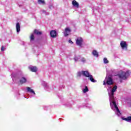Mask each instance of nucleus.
<instances>
[{"mask_svg": "<svg viewBox=\"0 0 131 131\" xmlns=\"http://www.w3.org/2000/svg\"><path fill=\"white\" fill-rule=\"evenodd\" d=\"M129 75V73L128 72H122L120 74H118V76L120 79H126L127 76Z\"/></svg>", "mask_w": 131, "mask_h": 131, "instance_id": "nucleus-1", "label": "nucleus"}, {"mask_svg": "<svg viewBox=\"0 0 131 131\" xmlns=\"http://www.w3.org/2000/svg\"><path fill=\"white\" fill-rule=\"evenodd\" d=\"M114 83L113 79H112V75H108L106 80V84H107V85H112Z\"/></svg>", "mask_w": 131, "mask_h": 131, "instance_id": "nucleus-2", "label": "nucleus"}, {"mask_svg": "<svg viewBox=\"0 0 131 131\" xmlns=\"http://www.w3.org/2000/svg\"><path fill=\"white\" fill-rule=\"evenodd\" d=\"M83 41V40L82 39V38L78 37L76 41V43L77 46H79V47H81Z\"/></svg>", "mask_w": 131, "mask_h": 131, "instance_id": "nucleus-3", "label": "nucleus"}, {"mask_svg": "<svg viewBox=\"0 0 131 131\" xmlns=\"http://www.w3.org/2000/svg\"><path fill=\"white\" fill-rule=\"evenodd\" d=\"M120 46L122 49H127V45L125 41H121L120 42Z\"/></svg>", "mask_w": 131, "mask_h": 131, "instance_id": "nucleus-4", "label": "nucleus"}, {"mask_svg": "<svg viewBox=\"0 0 131 131\" xmlns=\"http://www.w3.org/2000/svg\"><path fill=\"white\" fill-rule=\"evenodd\" d=\"M70 32H71V30H70V29H69V28H67L65 29V31L64 33V36H68V35H69V33H70Z\"/></svg>", "mask_w": 131, "mask_h": 131, "instance_id": "nucleus-5", "label": "nucleus"}, {"mask_svg": "<svg viewBox=\"0 0 131 131\" xmlns=\"http://www.w3.org/2000/svg\"><path fill=\"white\" fill-rule=\"evenodd\" d=\"M82 75H83V76H85V77H89V76L91 75L90 74V73H89V71H82Z\"/></svg>", "mask_w": 131, "mask_h": 131, "instance_id": "nucleus-6", "label": "nucleus"}, {"mask_svg": "<svg viewBox=\"0 0 131 131\" xmlns=\"http://www.w3.org/2000/svg\"><path fill=\"white\" fill-rule=\"evenodd\" d=\"M50 35L51 37L55 38L57 36V31L56 30H52L50 32Z\"/></svg>", "mask_w": 131, "mask_h": 131, "instance_id": "nucleus-7", "label": "nucleus"}, {"mask_svg": "<svg viewBox=\"0 0 131 131\" xmlns=\"http://www.w3.org/2000/svg\"><path fill=\"white\" fill-rule=\"evenodd\" d=\"M72 4L73 7H75V8H79V4L77 2H76V1H73Z\"/></svg>", "mask_w": 131, "mask_h": 131, "instance_id": "nucleus-8", "label": "nucleus"}, {"mask_svg": "<svg viewBox=\"0 0 131 131\" xmlns=\"http://www.w3.org/2000/svg\"><path fill=\"white\" fill-rule=\"evenodd\" d=\"M30 71H32V72H36L37 71V68L36 67H32L30 68H29Z\"/></svg>", "mask_w": 131, "mask_h": 131, "instance_id": "nucleus-9", "label": "nucleus"}, {"mask_svg": "<svg viewBox=\"0 0 131 131\" xmlns=\"http://www.w3.org/2000/svg\"><path fill=\"white\" fill-rule=\"evenodd\" d=\"M27 91L29 92V93H31V94H34L35 95V92H34V91L33 90L31 89L30 87H27Z\"/></svg>", "mask_w": 131, "mask_h": 131, "instance_id": "nucleus-10", "label": "nucleus"}, {"mask_svg": "<svg viewBox=\"0 0 131 131\" xmlns=\"http://www.w3.org/2000/svg\"><path fill=\"white\" fill-rule=\"evenodd\" d=\"M88 77L89 78L90 80L92 81V82H97V80L94 79V77H93V75H90V76Z\"/></svg>", "mask_w": 131, "mask_h": 131, "instance_id": "nucleus-11", "label": "nucleus"}, {"mask_svg": "<svg viewBox=\"0 0 131 131\" xmlns=\"http://www.w3.org/2000/svg\"><path fill=\"white\" fill-rule=\"evenodd\" d=\"M16 32H20V23H17L16 25Z\"/></svg>", "mask_w": 131, "mask_h": 131, "instance_id": "nucleus-12", "label": "nucleus"}, {"mask_svg": "<svg viewBox=\"0 0 131 131\" xmlns=\"http://www.w3.org/2000/svg\"><path fill=\"white\" fill-rule=\"evenodd\" d=\"M19 81L21 84H23V83H25V82L27 81V80L26 79V78L23 77L21 78V79Z\"/></svg>", "mask_w": 131, "mask_h": 131, "instance_id": "nucleus-13", "label": "nucleus"}, {"mask_svg": "<svg viewBox=\"0 0 131 131\" xmlns=\"http://www.w3.org/2000/svg\"><path fill=\"white\" fill-rule=\"evenodd\" d=\"M92 54L94 57H99V53H98V52H97L96 50H93Z\"/></svg>", "mask_w": 131, "mask_h": 131, "instance_id": "nucleus-14", "label": "nucleus"}, {"mask_svg": "<svg viewBox=\"0 0 131 131\" xmlns=\"http://www.w3.org/2000/svg\"><path fill=\"white\" fill-rule=\"evenodd\" d=\"M34 33H35V34H36L37 35H41V34H42L41 32H39L36 29L34 30Z\"/></svg>", "mask_w": 131, "mask_h": 131, "instance_id": "nucleus-15", "label": "nucleus"}, {"mask_svg": "<svg viewBox=\"0 0 131 131\" xmlns=\"http://www.w3.org/2000/svg\"><path fill=\"white\" fill-rule=\"evenodd\" d=\"M34 33H35V34H36L37 35H41V34H42L41 32H39L36 29L34 30Z\"/></svg>", "mask_w": 131, "mask_h": 131, "instance_id": "nucleus-16", "label": "nucleus"}, {"mask_svg": "<svg viewBox=\"0 0 131 131\" xmlns=\"http://www.w3.org/2000/svg\"><path fill=\"white\" fill-rule=\"evenodd\" d=\"M122 119L125 121H131V116H128L127 118H123Z\"/></svg>", "mask_w": 131, "mask_h": 131, "instance_id": "nucleus-17", "label": "nucleus"}, {"mask_svg": "<svg viewBox=\"0 0 131 131\" xmlns=\"http://www.w3.org/2000/svg\"><path fill=\"white\" fill-rule=\"evenodd\" d=\"M38 3L39 5H46V2L45 0H38Z\"/></svg>", "mask_w": 131, "mask_h": 131, "instance_id": "nucleus-18", "label": "nucleus"}, {"mask_svg": "<svg viewBox=\"0 0 131 131\" xmlns=\"http://www.w3.org/2000/svg\"><path fill=\"white\" fill-rule=\"evenodd\" d=\"M87 92H89V88H88V86H85V89L83 90V93L85 94V93H87Z\"/></svg>", "mask_w": 131, "mask_h": 131, "instance_id": "nucleus-19", "label": "nucleus"}, {"mask_svg": "<svg viewBox=\"0 0 131 131\" xmlns=\"http://www.w3.org/2000/svg\"><path fill=\"white\" fill-rule=\"evenodd\" d=\"M103 62L104 64H108V63H109V61H108V59H107V58L106 57L104 58Z\"/></svg>", "mask_w": 131, "mask_h": 131, "instance_id": "nucleus-20", "label": "nucleus"}, {"mask_svg": "<svg viewBox=\"0 0 131 131\" xmlns=\"http://www.w3.org/2000/svg\"><path fill=\"white\" fill-rule=\"evenodd\" d=\"M116 90H117V85H115L112 90V92H113V93H115V92L116 91Z\"/></svg>", "mask_w": 131, "mask_h": 131, "instance_id": "nucleus-21", "label": "nucleus"}, {"mask_svg": "<svg viewBox=\"0 0 131 131\" xmlns=\"http://www.w3.org/2000/svg\"><path fill=\"white\" fill-rule=\"evenodd\" d=\"M30 40H34V35L33 34H31L30 36Z\"/></svg>", "mask_w": 131, "mask_h": 131, "instance_id": "nucleus-22", "label": "nucleus"}, {"mask_svg": "<svg viewBox=\"0 0 131 131\" xmlns=\"http://www.w3.org/2000/svg\"><path fill=\"white\" fill-rule=\"evenodd\" d=\"M78 59H80V56H78V57L75 56L74 58V60H75V62H77V61H78Z\"/></svg>", "mask_w": 131, "mask_h": 131, "instance_id": "nucleus-23", "label": "nucleus"}, {"mask_svg": "<svg viewBox=\"0 0 131 131\" xmlns=\"http://www.w3.org/2000/svg\"><path fill=\"white\" fill-rule=\"evenodd\" d=\"M41 12L42 14H45V15H49V13L47 12L46 10H41Z\"/></svg>", "mask_w": 131, "mask_h": 131, "instance_id": "nucleus-24", "label": "nucleus"}, {"mask_svg": "<svg viewBox=\"0 0 131 131\" xmlns=\"http://www.w3.org/2000/svg\"><path fill=\"white\" fill-rule=\"evenodd\" d=\"M110 99L111 100V102H112V103L114 101V96H110Z\"/></svg>", "mask_w": 131, "mask_h": 131, "instance_id": "nucleus-25", "label": "nucleus"}, {"mask_svg": "<svg viewBox=\"0 0 131 131\" xmlns=\"http://www.w3.org/2000/svg\"><path fill=\"white\" fill-rule=\"evenodd\" d=\"M112 103H113V104L114 105V107L115 108V109H116V108L118 107L117 105H116V102L113 101Z\"/></svg>", "mask_w": 131, "mask_h": 131, "instance_id": "nucleus-26", "label": "nucleus"}, {"mask_svg": "<svg viewBox=\"0 0 131 131\" xmlns=\"http://www.w3.org/2000/svg\"><path fill=\"white\" fill-rule=\"evenodd\" d=\"M78 76H79V77H80L81 76V75H82V71L81 72H79L78 73Z\"/></svg>", "mask_w": 131, "mask_h": 131, "instance_id": "nucleus-27", "label": "nucleus"}, {"mask_svg": "<svg viewBox=\"0 0 131 131\" xmlns=\"http://www.w3.org/2000/svg\"><path fill=\"white\" fill-rule=\"evenodd\" d=\"M81 62H83V63H84L85 62V58H82L81 59Z\"/></svg>", "mask_w": 131, "mask_h": 131, "instance_id": "nucleus-28", "label": "nucleus"}, {"mask_svg": "<svg viewBox=\"0 0 131 131\" xmlns=\"http://www.w3.org/2000/svg\"><path fill=\"white\" fill-rule=\"evenodd\" d=\"M116 110L117 111L118 113H120V111H119V109L118 108V107L116 108Z\"/></svg>", "mask_w": 131, "mask_h": 131, "instance_id": "nucleus-29", "label": "nucleus"}, {"mask_svg": "<svg viewBox=\"0 0 131 131\" xmlns=\"http://www.w3.org/2000/svg\"><path fill=\"white\" fill-rule=\"evenodd\" d=\"M69 42H70V43H71L72 45L73 44V42L72 41V40H71V39H69Z\"/></svg>", "mask_w": 131, "mask_h": 131, "instance_id": "nucleus-30", "label": "nucleus"}, {"mask_svg": "<svg viewBox=\"0 0 131 131\" xmlns=\"http://www.w3.org/2000/svg\"><path fill=\"white\" fill-rule=\"evenodd\" d=\"M1 51L2 52H4V51H5V48L4 47V46H2Z\"/></svg>", "mask_w": 131, "mask_h": 131, "instance_id": "nucleus-31", "label": "nucleus"}, {"mask_svg": "<svg viewBox=\"0 0 131 131\" xmlns=\"http://www.w3.org/2000/svg\"><path fill=\"white\" fill-rule=\"evenodd\" d=\"M111 96H114V92H113V91H112V92H111Z\"/></svg>", "mask_w": 131, "mask_h": 131, "instance_id": "nucleus-32", "label": "nucleus"}, {"mask_svg": "<svg viewBox=\"0 0 131 131\" xmlns=\"http://www.w3.org/2000/svg\"><path fill=\"white\" fill-rule=\"evenodd\" d=\"M103 85H106V82H105V81H103Z\"/></svg>", "mask_w": 131, "mask_h": 131, "instance_id": "nucleus-33", "label": "nucleus"}, {"mask_svg": "<svg viewBox=\"0 0 131 131\" xmlns=\"http://www.w3.org/2000/svg\"><path fill=\"white\" fill-rule=\"evenodd\" d=\"M52 8H53V6L51 5L49 6L50 9H52Z\"/></svg>", "mask_w": 131, "mask_h": 131, "instance_id": "nucleus-34", "label": "nucleus"}]
</instances>
